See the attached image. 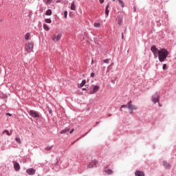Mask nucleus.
I'll return each mask as SVG.
<instances>
[{"label":"nucleus","instance_id":"nucleus-1","mask_svg":"<svg viewBox=\"0 0 176 176\" xmlns=\"http://www.w3.org/2000/svg\"><path fill=\"white\" fill-rule=\"evenodd\" d=\"M168 56V51L167 50L162 48L160 50V52L158 54V58L160 63H163Z\"/></svg>","mask_w":176,"mask_h":176},{"label":"nucleus","instance_id":"nucleus-2","mask_svg":"<svg viewBox=\"0 0 176 176\" xmlns=\"http://www.w3.org/2000/svg\"><path fill=\"white\" fill-rule=\"evenodd\" d=\"M25 49L26 51L28 52V53H31V52H32V50H34V43H27L25 45Z\"/></svg>","mask_w":176,"mask_h":176},{"label":"nucleus","instance_id":"nucleus-3","mask_svg":"<svg viewBox=\"0 0 176 176\" xmlns=\"http://www.w3.org/2000/svg\"><path fill=\"white\" fill-rule=\"evenodd\" d=\"M151 50L153 53L154 57L157 58V57L159 56V53H160V50H159V49H157L155 45H153L151 48Z\"/></svg>","mask_w":176,"mask_h":176},{"label":"nucleus","instance_id":"nucleus-4","mask_svg":"<svg viewBox=\"0 0 176 176\" xmlns=\"http://www.w3.org/2000/svg\"><path fill=\"white\" fill-rule=\"evenodd\" d=\"M61 36H63V34H61V33H58L57 34H54L52 36V41H53V42H59L60 39H61Z\"/></svg>","mask_w":176,"mask_h":176},{"label":"nucleus","instance_id":"nucleus-5","mask_svg":"<svg viewBox=\"0 0 176 176\" xmlns=\"http://www.w3.org/2000/svg\"><path fill=\"white\" fill-rule=\"evenodd\" d=\"M128 109H129L131 111L130 113H131V115H132L133 111H134V110L135 111V110L138 109V108L137 107V106L133 105L132 102L131 100L129 102H128Z\"/></svg>","mask_w":176,"mask_h":176},{"label":"nucleus","instance_id":"nucleus-6","mask_svg":"<svg viewBox=\"0 0 176 176\" xmlns=\"http://www.w3.org/2000/svg\"><path fill=\"white\" fill-rule=\"evenodd\" d=\"M97 160H94L92 162H89L87 165V168H93L94 167H96L97 166Z\"/></svg>","mask_w":176,"mask_h":176},{"label":"nucleus","instance_id":"nucleus-7","mask_svg":"<svg viewBox=\"0 0 176 176\" xmlns=\"http://www.w3.org/2000/svg\"><path fill=\"white\" fill-rule=\"evenodd\" d=\"M30 116H32V118H39V114L38 113V112L33 110H30Z\"/></svg>","mask_w":176,"mask_h":176},{"label":"nucleus","instance_id":"nucleus-8","mask_svg":"<svg viewBox=\"0 0 176 176\" xmlns=\"http://www.w3.org/2000/svg\"><path fill=\"white\" fill-rule=\"evenodd\" d=\"M14 164V168L16 171H20V164L19 162H16V161L12 162Z\"/></svg>","mask_w":176,"mask_h":176},{"label":"nucleus","instance_id":"nucleus-9","mask_svg":"<svg viewBox=\"0 0 176 176\" xmlns=\"http://www.w3.org/2000/svg\"><path fill=\"white\" fill-rule=\"evenodd\" d=\"M98 90H100V86L96 85L94 87L93 90L90 91V94H95Z\"/></svg>","mask_w":176,"mask_h":176},{"label":"nucleus","instance_id":"nucleus-10","mask_svg":"<svg viewBox=\"0 0 176 176\" xmlns=\"http://www.w3.org/2000/svg\"><path fill=\"white\" fill-rule=\"evenodd\" d=\"M35 169L34 168H29L26 170V173L29 175H34L35 174Z\"/></svg>","mask_w":176,"mask_h":176},{"label":"nucleus","instance_id":"nucleus-11","mask_svg":"<svg viewBox=\"0 0 176 176\" xmlns=\"http://www.w3.org/2000/svg\"><path fill=\"white\" fill-rule=\"evenodd\" d=\"M135 176H145V174L144 173V172L140 171V170H136L135 172Z\"/></svg>","mask_w":176,"mask_h":176},{"label":"nucleus","instance_id":"nucleus-12","mask_svg":"<svg viewBox=\"0 0 176 176\" xmlns=\"http://www.w3.org/2000/svg\"><path fill=\"white\" fill-rule=\"evenodd\" d=\"M109 3H107V5L106 6V8H105V14H106V17H108V16H109Z\"/></svg>","mask_w":176,"mask_h":176},{"label":"nucleus","instance_id":"nucleus-13","mask_svg":"<svg viewBox=\"0 0 176 176\" xmlns=\"http://www.w3.org/2000/svg\"><path fill=\"white\" fill-rule=\"evenodd\" d=\"M152 101H153V102H154V104H156L157 102H159V95H157L156 98L153 96Z\"/></svg>","mask_w":176,"mask_h":176},{"label":"nucleus","instance_id":"nucleus-14","mask_svg":"<svg viewBox=\"0 0 176 176\" xmlns=\"http://www.w3.org/2000/svg\"><path fill=\"white\" fill-rule=\"evenodd\" d=\"M118 23L119 25H122L123 24V19L118 17Z\"/></svg>","mask_w":176,"mask_h":176},{"label":"nucleus","instance_id":"nucleus-15","mask_svg":"<svg viewBox=\"0 0 176 176\" xmlns=\"http://www.w3.org/2000/svg\"><path fill=\"white\" fill-rule=\"evenodd\" d=\"M43 29L45 30V31H49L50 30L49 25H47V24L46 23L43 24Z\"/></svg>","mask_w":176,"mask_h":176},{"label":"nucleus","instance_id":"nucleus-16","mask_svg":"<svg viewBox=\"0 0 176 176\" xmlns=\"http://www.w3.org/2000/svg\"><path fill=\"white\" fill-rule=\"evenodd\" d=\"M71 10H75L76 9V8L75 7V2L73 1L71 4V7H70Z\"/></svg>","mask_w":176,"mask_h":176},{"label":"nucleus","instance_id":"nucleus-17","mask_svg":"<svg viewBox=\"0 0 176 176\" xmlns=\"http://www.w3.org/2000/svg\"><path fill=\"white\" fill-rule=\"evenodd\" d=\"M52 10H47L46 12H45V16H52Z\"/></svg>","mask_w":176,"mask_h":176},{"label":"nucleus","instance_id":"nucleus-18","mask_svg":"<svg viewBox=\"0 0 176 176\" xmlns=\"http://www.w3.org/2000/svg\"><path fill=\"white\" fill-rule=\"evenodd\" d=\"M105 173L108 174L109 175H111V174H113V171L111 169H107L105 170Z\"/></svg>","mask_w":176,"mask_h":176},{"label":"nucleus","instance_id":"nucleus-19","mask_svg":"<svg viewBox=\"0 0 176 176\" xmlns=\"http://www.w3.org/2000/svg\"><path fill=\"white\" fill-rule=\"evenodd\" d=\"M68 131H69V129H66L62 130L60 131V134H65V133H68Z\"/></svg>","mask_w":176,"mask_h":176},{"label":"nucleus","instance_id":"nucleus-20","mask_svg":"<svg viewBox=\"0 0 176 176\" xmlns=\"http://www.w3.org/2000/svg\"><path fill=\"white\" fill-rule=\"evenodd\" d=\"M45 23H47V24H52V19H45Z\"/></svg>","mask_w":176,"mask_h":176},{"label":"nucleus","instance_id":"nucleus-21","mask_svg":"<svg viewBox=\"0 0 176 176\" xmlns=\"http://www.w3.org/2000/svg\"><path fill=\"white\" fill-rule=\"evenodd\" d=\"M164 166L166 168H170V165L166 161L164 162Z\"/></svg>","mask_w":176,"mask_h":176},{"label":"nucleus","instance_id":"nucleus-22","mask_svg":"<svg viewBox=\"0 0 176 176\" xmlns=\"http://www.w3.org/2000/svg\"><path fill=\"white\" fill-rule=\"evenodd\" d=\"M85 85H86V80H83L80 83V87H83V86H85Z\"/></svg>","mask_w":176,"mask_h":176},{"label":"nucleus","instance_id":"nucleus-23","mask_svg":"<svg viewBox=\"0 0 176 176\" xmlns=\"http://www.w3.org/2000/svg\"><path fill=\"white\" fill-rule=\"evenodd\" d=\"M53 0H43V1L46 3V5H49L50 3H52Z\"/></svg>","mask_w":176,"mask_h":176},{"label":"nucleus","instance_id":"nucleus-24","mask_svg":"<svg viewBox=\"0 0 176 176\" xmlns=\"http://www.w3.org/2000/svg\"><path fill=\"white\" fill-rule=\"evenodd\" d=\"M120 5H121L122 8H124V3L122 0H118Z\"/></svg>","mask_w":176,"mask_h":176},{"label":"nucleus","instance_id":"nucleus-25","mask_svg":"<svg viewBox=\"0 0 176 176\" xmlns=\"http://www.w3.org/2000/svg\"><path fill=\"white\" fill-rule=\"evenodd\" d=\"M53 148V146H48L45 148V151H52V148Z\"/></svg>","mask_w":176,"mask_h":176},{"label":"nucleus","instance_id":"nucleus-26","mask_svg":"<svg viewBox=\"0 0 176 176\" xmlns=\"http://www.w3.org/2000/svg\"><path fill=\"white\" fill-rule=\"evenodd\" d=\"M29 38H30V33H27L25 36V39H26V41H28Z\"/></svg>","mask_w":176,"mask_h":176},{"label":"nucleus","instance_id":"nucleus-27","mask_svg":"<svg viewBox=\"0 0 176 176\" xmlns=\"http://www.w3.org/2000/svg\"><path fill=\"white\" fill-rule=\"evenodd\" d=\"M5 133H6V134H7L8 135H10V133H9V131H8V130H6V129L3 131V134H5Z\"/></svg>","mask_w":176,"mask_h":176},{"label":"nucleus","instance_id":"nucleus-28","mask_svg":"<svg viewBox=\"0 0 176 176\" xmlns=\"http://www.w3.org/2000/svg\"><path fill=\"white\" fill-rule=\"evenodd\" d=\"M122 108H129V104H123L121 106L120 111H122Z\"/></svg>","mask_w":176,"mask_h":176},{"label":"nucleus","instance_id":"nucleus-29","mask_svg":"<svg viewBox=\"0 0 176 176\" xmlns=\"http://www.w3.org/2000/svg\"><path fill=\"white\" fill-rule=\"evenodd\" d=\"M15 141H16L18 142V144H21V140L19 138H16Z\"/></svg>","mask_w":176,"mask_h":176},{"label":"nucleus","instance_id":"nucleus-30","mask_svg":"<svg viewBox=\"0 0 176 176\" xmlns=\"http://www.w3.org/2000/svg\"><path fill=\"white\" fill-rule=\"evenodd\" d=\"M103 63H104L105 64H109V59H104L103 60Z\"/></svg>","mask_w":176,"mask_h":176},{"label":"nucleus","instance_id":"nucleus-31","mask_svg":"<svg viewBox=\"0 0 176 176\" xmlns=\"http://www.w3.org/2000/svg\"><path fill=\"white\" fill-rule=\"evenodd\" d=\"M100 24L98 23H94V27H96V28H98V27H100Z\"/></svg>","mask_w":176,"mask_h":176},{"label":"nucleus","instance_id":"nucleus-32","mask_svg":"<svg viewBox=\"0 0 176 176\" xmlns=\"http://www.w3.org/2000/svg\"><path fill=\"white\" fill-rule=\"evenodd\" d=\"M67 14H68V12L65 11V12H64L65 19H67Z\"/></svg>","mask_w":176,"mask_h":176},{"label":"nucleus","instance_id":"nucleus-33","mask_svg":"<svg viewBox=\"0 0 176 176\" xmlns=\"http://www.w3.org/2000/svg\"><path fill=\"white\" fill-rule=\"evenodd\" d=\"M162 69H167V65L164 64L163 66H162Z\"/></svg>","mask_w":176,"mask_h":176},{"label":"nucleus","instance_id":"nucleus-34","mask_svg":"<svg viewBox=\"0 0 176 176\" xmlns=\"http://www.w3.org/2000/svg\"><path fill=\"white\" fill-rule=\"evenodd\" d=\"M109 71H111V66H108V67H107V72H109Z\"/></svg>","mask_w":176,"mask_h":176},{"label":"nucleus","instance_id":"nucleus-35","mask_svg":"<svg viewBox=\"0 0 176 176\" xmlns=\"http://www.w3.org/2000/svg\"><path fill=\"white\" fill-rule=\"evenodd\" d=\"M47 108L48 109L49 113H52V109H50V108H49V107H47Z\"/></svg>","mask_w":176,"mask_h":176},{"label":"nucleus","instance_id":"nucleus-36","mask_svg":"<svg viewBox=\"0 0 176 176\" xmlns=\"http://www.w3.org/2000/svg\"><path fill=\"white\" fill-rule=\"evenodd\" d=\"M6 116H12V114L10 113H6Z\"/></svg>","mask_w":176,"mask_h":176},{"label":"nucleus","instance_id":"nucleus-37","mask_svg":"<svg viewBox=\"0 0 176 176\" xmlns=\"http://www.w3.org/2000/svg\"><path fill=\"white\" fill-rule=\"evenodd\" d=\"M104 0H99L100 3H104Z\"/></svg>","mask_w":176,"mask_h":176},{"label":"nucleus","instance_id":"nucleus-38","mask_svg":"<svg viewBox=\"0 0 176 176\" xmlns=\"http://www.w3.org/2000/svg\"><path fill=\"white\" fill-rule=\"evenodd\" d=\"M74 129H72L70 131L69 133H70V134H72V133H74Z\"/></svg>","mask_w":176,"mask_h":176},{"label":"nucleus","instance_id":"nucleus-39","mask_svg":"<svg viewBox=\"0 0 176 176\" xmlns=\"http://www.w3.org/2000/svg\"><path fill=\"white\" fill-rule=\"evenodd\" d=\"M94 76V73L91 74V78H93Z\"/></svg>","mask_w":176,"mask_h":176},{"label":"nucleus","instance_id":"nucleus-40","mask_svg":"<svg viewBox=\"0 0 176 176\" xmlns=\"http://www.w3.org/2000/svg\"><path fill=\"white\" fill-rule=\"evenodd\" d=\"M124 38V35L123 34V33H122V39Z\"/></svg>","mask_w":176,"mask_h":176},{"label":"nucleus","instance_id":"nucleus-41","mask_svg":"<svg viewBox=\"0 0 176 176\" xmlns=\"http://www.w3.org/2000/svg\"><path fill=\"white\" fill-rule=\"evenodd\" d=\"M113 65V63H112L110 66L112 67Z\"/></svg>","mask_w":176,"mask_h":176},{"label":"nucleus","instance_id":"nucleus-42","mask_svg":"<svg viewBox=\"0 0 176 176\" xmlns=\"http://www.w3.org/2000/svg\"><path fill=\"white\" fill-rule=\"evenodd\" d=\"M82 90L85 91V90H86V88H82Z\"/></svg>","mask_w":176,"mask_h":176},{"label":"nucleus","instance_id":"nucleus-43","mask_svg":"<svg viewBox=\"0 0 176 176\" xmlns=\"http://www.w3.org/2000/svg\"><path fill=\"white\" fill-rule=\"evenodd\" d=\"M155 95H156V97H157V96H158L157 94H155Z\"/></svg>","mask_w":176,"mask_h":176},{"label":"nucleus","instance_id":"nucleus-44","mask_svg":"<svg viewBox=\"0 0 176 176\" xmlns=\"http://www.w3.org/2000/svg\"><path fill=\"white\" fill-rule=\"evenodd\" d=\"M160 107H162V105L160 104H159Z\"/></svg>","mask_w":176,"mask_h":176}]
</instances>
